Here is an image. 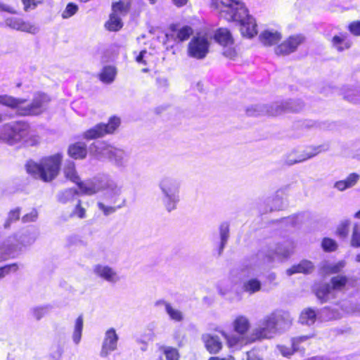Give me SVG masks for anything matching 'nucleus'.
<instances>
[{
  "mask_svg": "<svg viewBox=\"0 0 360 360\" xmlns=\"http://www.w3.org/2000/svg\"><path fill=\"white\" fill-rule=\"evenodd\" d=\"M63 158V155L57 153L44 156L39 162L29 160L25 163V170L28 174L35 179L46 183L51 182L60 173Z\"/></svg>",
  "mask_w": 360,
  "mask_h": 360,
  "instance_id": "nucleus-1",
  "label": "nucleus"
},
{
  "mask_svg": "<svg viewBox=\"0 0 360 360\" xmlns=\"http://www.w3.org/2000/svg\"><path fill=\"white\" fill-rule=\"evenodd\" d=\"M233 329L238 336L231 335L224 331H221V334L226 340V344L229 347L242 348L244 346L248 345V343H245L243 339L248 338L249 330L251 328L250 320L243 315L238 316L233 321Z\"/></svg>",
  "mask_w": 360,
  "mask_h": 360,
  "instance_id": "nucleus-2",
  "label": "nucleus"
},
{
  "mask_svg": "<svg viewBox=\"0 0 360 360\" xmlns=\"http://www.w3.org/2000/svg\"><path fill=\"white\" fill-rule=\"evenodd\" d=\"M57 200L63 205H74L70 213V217L82 219L86 217V209L85 205L87 203L83 202L79 198L78 190L74 188H68L61 191L58 196Z\"/></svg>",
  "mask_w": 360,
  "mask_h": 360,
  "instance_id": "nucleus-3",
  "label": "nucleus"
},
{
  "mask_svg": "<svg viewBox=\"0 0 360 360\" xmlns=\"http://www.w3.org/2000/svg\"><path fill=\"white\" fill-rule=\"evenodd\" d=\"M30 129V124L26 121H16L4 126L1 133V139L9 145L22 143L23 138Z\"/></svg>",
  "mask_w": 360,
  "mask_h": 360,
  "instance_id": "nucleus-4",
  "label": "nucleus"
},
{
  "mask_svg": "<svg viewBox=\"0 0 360 360\" xmlns=\"http://www.w3.org/2000/svg\"><path fill=\"white\" fill-rule=\"evenodd\" d=\"M120 124V117L117 115H112L108 119L107 123L101 122L86 130L83 133L82 137L87 141L99 139L105 135L115 133Z\"/></svg>",
  "mask_w": 360,
  "mask_h": 360,
  "instance_id": "nucleus-5",
  "label": "nucleus"
},
{
  "mask_svg": "<svg viewBox=\"0 0 360 360\" xmlns=\"http://www.w3.org/2000/svg\"><path fill=\"white\" fill-rule=\"evenodd\" d=\"M210 42L206 34L198 33L187 45V55L197 60L204 59L210 51Z\"/></svg>",
  "mask_w": 360,
  "mask_h": 360,
  "instance_id": "nucleus-6",
  "label": "nucleus"
},
{
  "mask_svg": "<svg viewBox=\"0 0 360 360\" xmlns=\"http://www.w3.org/2000/svg\"><path fill=\"white\" fill-rule=\"evenodd\" d=\"M50 101L51 98L48 95L37 92L34 95L32 101L29 104L26 105H21L20 115L24 117L40 115L46 110Z\"/></svg>",
  "mask_w": 360,
  "mask_h": 360,
  "instance_id": "nucleus-7",
  "label": "nucleus"
},
{
  "mask_svg": "<svg viewBox=\"0 0 360 360\" xmlns=\"http://www.w3.org/2000/svg\"><path fill=\"white\" fill-rule=\"evenodd\" d=\"M214 41L223 47L222 54L230 60H235L238 57V51L234 46V39L229 30L226 27H219L214 34Z\"/></svg>",
  "mask_w": 360,
  "mask_h": 360,
  "instance_id": "nucleus-8",
  "label": "nucleus"
},
{
  "mask_svg": "<svg viewBox=\"0 0 360 360\" xmlns=\"http://www.w3.org/2000/svg\"><path fill=\"white\" fill-rule=\"evenodd\" d=\"M229 22H238L240 25V32L243 36L249 38L255 37L257 34V24L249 15L248 8H240L237 13L233 14L228 18Z\"/></svg>",
  "mask_w": 360,
  "mask_h": 360,
  "instance_id": "nucleus-9",
  "label": "nucleus"
},
{
  "mask_svg": "<svg viewBox=\"0 0 360 360\" xmlns=\"http://www.w3.org/2000/svg\"><path fill=\"white\" fill-rule=\"evenodd\" d=\"M306 41V37L302 34H292L278 44L274 48V52L277 56H288L295 52L298 47Z\"/></svg>",
  "mask_w": 360,
  "mask_h": 360,
  "instance_id": "nucleus-10",
  "label": "nucleus"
},
{
  "mask_svg": "<svg viewBox=\"0 0 360 360\" xmlns=\"http://www.w3.org/2000/svg\"><path fill=\"white\" fill-rule=\"evenodd\" d=\"M169 30L165 35L167 41L177 44L187 41L193 34V29L190 25L179 27L178 24H171Z\"/></svg>",
  "mask_w": 360,
  "mask_h": 360,
  "instance_id": "nucleus-11",
  "label": "nucleus"
},
{
  "mask_svg": "<svg viewBox=\"0 0 360 360\" xmlns=\"http://www.w3.org/2000/svg\"><path fill=\"white\" fill-rule=\"evenodd\" d=\"M321 152V146H307L302 150H295L290 153L286 159V164L292 165L309 160Z\"/></svg>",
  "mask_w": 360,
  "mask_h": 360,
  "instance_id": "nucleus-12",
  "label": "nucleus"
},
{
  "mask_svg": "<svg viewBox=\"0 0 360 360\" xmlns=\"http://www.w3.org/2000/svg\"><path fill=\"white\" fill-rule=\"evenodd\" d=\"M212 4L225 13L227 20L229 17L237 13L240 8L245 7L244 4L239 0H212Z\"/></svg>",
  "mask_w": 360,
  "mask_h": 360,
  "instance_id": "nucleus-13",
  "label": "nucleus"
},
{
  "mask_svg": "<svg viewBox=\"0 0 360 360\" xmlns=\"http://www.w3.org/2000/svg\"><path fill=\"white\" fill-rule=\"evenodd\" d=\"M202 340L206 350L211 354H218L223 348V342L217 335L204 334L202 336Z\"/></svg>",
  "mask_w": 360,
  "mask_h": 360,
  "instance_id": "nucleus-14",
  "label": "nucleus"
},
{
  "mask_svg": "<svg viewBox=\"0 0 360 360\" xmlns=\"http://www.w3.org/2000/svg\"><path fill=\"white\" fill-rule=\"evenodd\" d=\"M6 24L9 27L28 33H34L36 27L28 21H25L21 18L9 17L6 19Z\"/></svg>",
  "mask_w": 360,
  "mask_h": 360,
  "instance_id": "nucleus-15",
  "label": "nucleus"
},
{
  "mask_svg": "<svg viewBox=\"0 0 360 360\" xmlns=\"http://www.w3.org/2000/svg\"><path fill=\"white\" fill-rule=\"evenodd\" d=\"M118 340V336L114 328L108 329L105 335L103 342L101 355L103 356H107L110 352L116 349Z\"/></svg>",
  "mask_w": 360,
  "mask_h": 360,
  "instance_id": "nucleus-16",
  "label": "nucleus"
},
{
  "mask_svg": "<svg viewBox=\"0 0 360 360\" xmlns=\"http://www.w3.org/2000/svg\"><path fill=\"white\" fill-rule=\"evenodd\" d=\"M330 284L335 292H345L352 286L351 278L344 274L333 276L330 280Z\"/></svg>",
  "mask_w": 360,
  "mask_h": 360,
  "instance_id": "nucleus-17",
  "label": "nucleus"
},
{
  "mask_svg": "<svg viewBox=\"0 0 360 360\" xmlns=\"http://www.w3.org/2000/svg\"><path fill=\"white\" fill-rule=\"evenodd\" d=\"M312 291L320 303L323 304L328 301L329 295L333 289L330 283L316 282L312 286Z\"/></svg>",
  "mask_w": 360,
  "mask_h": 360,
  "instance_id": "nucleus-18",
  "label": "nucleus"
},
{
  "mask_svg": "<svg viewBox=\"0 0 360 360\" xmlns=\"http://www.w3.org/2000/svg\"><path fill=\"white\" fill-rule=\"evenodd\" d=\"M88 153L86 144L82 141L71 143L68 148V155L74 160H83Z\"/></svg>",
  "mask_w": 360,
  "mask_h": 360,
  "instance_id": "nucleus-19",
  "label": "nucleus"
},
{
  "mask_svg": "<svg viewBox=\"0 0 360 360\" xmlns=\"http://www.w3.org/2000/svg\"><path fill=\"white\" fill-rule=\"evenodd\" d=\"M91 148L97 155H102L108 159L115 158L117 149L105 142L93 143Z\"/></svg>",
  "mask_w": 360,
  "mask_h": 360,
  "instance_id": "nucleus-20",
  "label": "nucleus"
},
{
  "mask_svg": "<svg viewBox=\"0 0 360 360\" xmlns=\"http://www.w3.org/2000/svg\"><path fill=\"white\" fill-rule=\"evenodd\" d=\"M269 338H271V330L264 326L263 327L255 328L253 331L250 333L248 338L243 339V341L244 340L245 343H248V345H250L262 339Z\"/></svg>",
  "mask_w": 360,
  "mask_h": 360,
  "instance_id": "nucleus-21",
  "label": "nucleus"
},
{
  "mask_svg": "<svg viewBox=\"0 0 360 360\" xmlns=\"http://www.w3.org/2000/svg\"><path fill=\"white\" fill-rule=\"evenodd\" d=\"M314 269L313 263L308 260H302L299 264H294L287 269L286 273L288 276L295 274H309Z\"/></svg>",
  "mask_w": 360,
  "mask_h": 360,
  "instance_id": "nucleus-22",
  "label": "nucleus"
},
{
  "mask_svg": "<svg viewBox=\"0 0 360 360\" xmlns=\"http://www.w3.org/2000/svg\"><path fill=\"white\" fill-rule=\"evenodd\" d=\"M25 99L15 98L8 95H0V105L6 106L12 109H16L17 113L20 115L21 105L25 104Z\"/></svg>",
  "mask_w": 360,
  "mask_h": 360,
  "instance_id": "nucleus-23",
  "label": "nucleus"
},
{
  "mask_svg": "<svg viewBox=\"0 0 360 360\" xmlns=\"http://www.w3.org/2000/svg\"><path fill=\"white\" fill-rule=\"evenodd\" d=\"M282 38L281 34L278 31L271 32L269 30L263 31L259 35L261 42L267 46L276 44Z\"/></svg>",
  "mask_w": 360,
  "mask_h": 360,
  "instance_id": "nucleus-24",
  "label": "nucleus"
},
{
  "mask_svg": "<svg viewBox=\"0 0 360 360\" xmlns=\"http://www.w3.org/2000/svg\"><path fill=\"white\" fill-rule=\"evenodd\" d=\"M331 43L333 47H335L338 51H342L348 49L352 46V42L348 39V36L345 33H339L333 37L331 39Z\"/></svg>",
  "mask_w": 360,
  "mask_h": 360,
  "instance_id": "nucleus-25",
  "label": "nucleus"
},
{
  "mask_svg": "<svg viewBox=\"0 0 360 360\" xmlns=\"http://www.w3.org/2000/svg\"><path fill=\"white\" fill-rule=\"evenodd\" d=\"M117 75V69L112 65L104 66L98 75L101 82L104 84H111L115 79Z\"/></svg>",
  "mask_w": 360,
  "mask_h": 360,
  "instance_id": "nucleus-26",
  "label": "nucleus"
},
{
  "mask_svg": "<svg viewBox=\"0 0 360 360\" xmlns=\"http://www.w3.org/2000/svg\"><path fill=\"white\" fill-rule=\"evenodd\" d=\"M112 12L121 15H126L131 7V0H119L112 3Z\"/></svg>",
  "mask_w": 360,
  "mask_h": 360,
  "instance_id": "nucleus-27",
  "label": "nucleus"
},
{
  "mask_svg": "<svg viewBox=\"0 0 360 360\" xmlns=\"http://www.w3.org/2000/svg\"><path fill=\"white\" fill-rule=\"evenodd\" d=\"M359 179V175L356 173L350 174L345 179L338 181L335 187L339 191H345L347 188L354 186Z\"/></svg>",
  "mask_w": 360,
  "mask_h": 360,
  "instance_id": "nucleus-28",
  "label": "nucleus"
},
{
  "mask_svg": "<svg viewBox=\"0 0 360 360\" xmlns=\"http://www.w3.org/2000/svg\"><path fill=\"white\" fill-rule=\"evenodd\" d=\"M123 26L121 18L118 15L111 13L109 16L108 20L105 22V28L110 32L119 31Z\"/></svg>",
  "mask_w": 360,
  "mask_h": 360,
  "instance_id": "nucleus-29",
  "label": "nucleus"
},
{
  "mask_svg": "<svg viewBox=\"0 0 360 360\" xmlns=\"http://www.w3.org/2000/svg\"><path fill=\"white\" fill-rule=\"evenodd\" d=\"M63 174L65 178L72 183L77 182L80 178L77 172L75 162L71 161L68 162L65 165L63 168Z\"/></svg>",
  "mask_w": 360,
  "mask_h": 360,
  "instance_id": "nucleus-30",
  "label": "nucleus"
},
{
  "mask_svg": "<svg viewBox=\"0 0 360 360\" xmlns=\"http://www.w3.org/2000/svg\"><path fill=\"white\" fill-rule=\"evenodd\" d=\"M94 271L98 276L108 281H113L116 275L115 272L109 266H102L101 265H97Z\"/></svg>",
  "mask_w": 360,
  "mask_h": 360,
  "instance_id": "nucleus-31",
  "label": "nucleus"
},
{
  "mask_svg": "<svg viewBox=\"0 0 360 360\" xmlns=\"http://www.w3.org/2000/svg\"><path fill=\"white\" fill-rule=\"evenodd\" d=\"M300 319L302 323L311 325L316 321V313L314 309L307 308L301 312Z\"/></svg>",
  "mask_w": 360,
  "mask_h": 360,
  "instance_id": "nucleus-32",
  "label": "nucleus"
},
{
  "mask_svg": "<svg viewBox=\"0 0 360 360\" xmlns=\"http://www.w3.org/2000/svg\"><path fill=\"white\" fill-rule=\"evenodd\" d=\"M261 287V282L258 279L250 278L243 283V290L249 294H253L259 291Z\"/></svg>",
  "mask_w": 360,
  "mask_h": 360,
  "instance_id": "nucleus-33",
  "label": "nucleus"
},
{
  "mask_svg": "<svg viewBox=\"0 0 360 360\" xmlns=\"http://www.w3.org/2000/svg\"><path fill=\"white\" fill-rule=\"evenodd\" d=\"M21 143L24 147L37 146L40 143V137L36 134L31 133L30 130L25 134Z\"/></svg>",
  "mask_w": 360,
  "mask_h": 360,
  "instance_id": "nucleus-34",
  "label": "nucleus"
},
{
  "mask_svg": "<svg viewBox=\"0 0 360 360\" xmlns=\"http://www.w3.org/2000/svg\"><path fill=\"white\" fill-rule=\"evenodd\" d=\"M74 184H75L79 188V195L80 194L91 195L97 192V190L94 186L88 185L87 184L81 181L80 178L77 181V182H75Z\"/></svg>",
  "mask_w": 360,
  "mask_h": 360,
  "instance_id": "nucleus-35",
  "label": "nucleus"
},
{
  "mask_svg": "<svg viewBox=\"0 0 360 360\" xmlns=\"http://www.w3.org/2000/svg\"><path fill=\"white\" fill-rule=\"evenodd\" d=\"M321 248L326 252H332L338 250V245L334 239L325 237L322 239Z\"/></svg>",
  "mask_w": 360,
  "mask_h": 360,
  "instance_id": "nucleus-36",
  "label": "nucleus"
},
{
  "mask_svg": "<svg viewBox=\"0 0 360 360\" xmlns=\"http://www.w3.org/2000/svg\"><path fill=\"white\" fill-rule=\"evenodd\" d=\"M83 329V318L82 316H79L75 321V330L72 335L74 342L77 344L79 342L82 337Z\"/></svg>",
  "mask_w": 360,
  "mask_h": 360,
  "instance_id": "nucleus-37",
  "label": "nucleus"
},
{
  "mask_svg": "<svg viewBox=\"0 0 360 360\" xmlns=\"http://www.w3.org/2000/svg\"><path fill=\"white\" fill-rule=\"evenodd\" d=\"M165 310L171 319L177 322L183 320L182 313L179 310L174 309L170 304L165 303Z\"/></svg>",
  "mask_w": 360,
  "mask_h": 360,
  "instance_id": "nucleus-38",
  "label": "nucleus"
},
{
  "mask_svg": "<svg viewBox=\"0 0 360 360\" xmlns=\"http://www.w3.org/2000/svg\"><path fill=\"white\" fill-rule=\"evenodd\" d=\"M163 354L166 360H179L180 354L176 348L172 347H163Z\"/></svg>",
  "mask_w": 360,
  "mask_h": 360,
  "instance_id": "nucleus-39",
  "label": "nucleus"
},
{
  "mask_svg": "<svg viewBox=\"0 0 360 360\" xmlns=\"http://www.w3.org/2000/svg\"><path fill=\"white\" fill-rule=\"evenodd\" d=\"M345 266V262L344 261H339L335 264L326 266L324 269L325 272L328 274H337L342 271Z\"/></svg>",
  "mask_w": 360,
  "mask_h": 360,
  "instance_id": "nucleus-40",
  "label": "nucleus"
},
{
  "mask_svg": "<svg viewBox=\"0 0 360 360\" xmlns=\"http://www.w3.org/2000/svg\"><path fill=\"white\" fill-rule=\"evenodd\" d=\"M18 270L17 263H12L0 267V279L9 275L11 273L16 272Z\"/></svg>",
  "mask_w": 360,
  "mask_h": 360,
  "instance_id": "nucleus-41",
  "label": "nucleus"
},
{
  "mask_svg": "<svg viewBox=\"0 0 360 360\" xmlns=\"http://www.w3.org/2000/svg\"><path fill=\"white\" fill-rule=\"evenodd\" d=\"M79 10L77 4L70 2L67 4L65 10L62 13V18L67 19L74 15Z\"/></svg>",
  "mask_w": 360,
  "mask_h": 360,
  "instance_id": "nucleus-42",
  "label": "nucleus"
},
{
  "mask_svg": "<svg viewBox=\"0 0 360 360\" xmlns=\"http://www.w3.org/2000/svg\"><path fill=\"white\" fill-rule=\"evenodd\" d=\"M278 349L284 357H290L298 350V348H296L292 343L290 347L284 345H278Z\"/></svg>",
  "mask_w": 360,
  "mask_h": 360,
  "instance_id": "nucleus-43",
  "label": "nucleus"
},
{
  "mask_svg": "<svg viewBox=\"0 0 360 360\" xmlns=\"http://www.w3.org/2000/svg\"><path fill=\"white\" fill-rule=\"evenodd\" d=\"M349 231V221H342L337 228L336 234L340 238H345L348 236Z\"/></svg>",
  "mask_w": 360,
  "mask_h": 360,
  "instance_id": "nucleus-44",
  "label": "nucleus"
},
{
  "mask_svg": "<svg viewBox=\"0 0 360 360\" xmlns=\"http://www.w3.org/2000/svg\"><path fill=\"white\" fill-rule=\"evenodd\" d=\"M351 245L354 248H360V229L357 224L353 228V232L351 238Z\"/></svg>",
  "mask_w": 360,
  "mask_h": 360,
  "instance_id": "nucleus-45",
  "label": "nucleus"
},
{
  "mask_svg": "<svg viewBox=\"0 0 360 360\" xmlns=\"http://www.w3.org/2000/svg\"><path fill=\"white\" fill-rule=\"evenodd\" d=\"M151 56L150 53H148L146 50H142L139 54L136 57V61L143 65H149V58Z\"/></svg>",
  "mask_w": 360,
  "mask_h": 360,
  "instance_id": "nucleus-46",
  "label": "nucleus"
},
{
  "mask_svg": "<svg viewBox=\"0 0 360 360\" xmlns=\"http://www.w3.org/2000/svg\"><path fill=\"white\" fill-rule=\"evenodd\" d=\"M229 226L227 224H222L220 226V235H221L220 248H221V250H223V248L227 241V239L229 237Z\"/></svg>",
  "mask_w": 360,
  "mask_h": 360,
  "instance_id": "nucleus-47",
  "label": "nucleus"
},
{
  "mask_svg": "<svg viewBox=\"0 0 360 360\" xmlns=\"http://www.w3.org/2000/svg\"><path fill=\"white\" fill-rule=\"evenodd\" d=\"M347 29L354 36H360V20H354L351 22L348 25Z\"/></svg>",
  "mask_w": 360,
  "mask_h": 360,
  "instance_id": "nucleus-48",
  "label": "nucleus"
},
{
  "mask_svg": "<svg viewBox=\"0 0 360 360\" xmlns=\"http://www.w3.org/2000/svg\"><path fill=\"white\" fill-rule=\"evenodd\" d=\"M278 324V319L276 316L274 314H271L269 316H267L264 319V325L267 327L270 330L271 329L276 328V326Z\"/></svg>",
  "mask_w": 360,
  "mask_h": 360,
  "instance_id": "nucleus-49",
  "label": "nucleus"
},
{
  "mask_svg": "<svg viewBox=\"0 0 360 360\" xmlns=\"http://www.w3.org/2000/svg\"><path fill=\"white\" fill-rule=\"evenodd\" d=\"M21 209L16 207L10 210L8 214V218L13 221H16L20 219Z\"/></svg>",
  "mask_w": 360,
  "mask_h": 360,
  "instance_id": "nucleus-50",
  "label": "nucleus"
},
{
  "mask_svg": "<svg viewBox=\"0 0 360 360\" xmlns=\"http://www.w3.org/2000/svg\"><path fill=\"white\" fill-rule=\"evenodd\" d=\"M311 337L309 336V335H302V336H299V337H295V338H292L291 339V343L295 346L296 348H298L299 349V345L307 340L308 339H309Z\"/></svg>",
  "mask_w": 360,
  "mask_h": 360,
  "instance_id": "nucleus-51",
  "label": "nucleus"
},
{
  "mask_svg": "<svg viewBox=\"0 0 360 360\" xmlns=\"http://www.w3.org/2000/svg\"><path fill=\"white\" fill-rule=\"evenodd\" d=\"M21 1L23 4L25 11H27L30 9H34L37 6L36 0H21Z\"/></svg>",
  "mask_w": 360,
  "mask_h": 360,
  "instance_id": "nucleus-52",
  "label": "nucleus"
},
{
  "mask_svg": "<svg viewBox=\"0 0 360 360\" xmlns=\"http://www.w3.org/2000/svg\"><path fill=\"white\" fill-rule=\"evenodd\" d=\"M63 353V350L61 348H58L49 355L48 360H60Z\"/></svg>",
  "mask_w": 360,
  "mask_h": 360,
  "instance_id": "nucleus-53",
  "label": "nucleus"
},
{
  "mask_svg": "<svg viewBox=\"0 0 360 360\" xmlns=\"http://www.w3.org/2000/svg\"><path fill=\"white\" fill-rule=\"evenodd\" d=\"M37 218V213L36 211L26 214L22 217L23 222L34 221Z\"/></svg>",
  "mask_w": 360,
  "mask_h": 360,
  "instance_id": "nucleus-54",
  "label": "nucleus"
},
{
  "mask_svg": "<svg viewBox=\"0 0 360 360\" xmlns=\"http://www.w3.org/2000/svg\"><path fill=\"white\" fill-rule=\"evenodd\" d=\"M98 207L105 215H108L115 211V207L105 206L102 203H98Z\"/></svg>",
  "mask_w": 360,
  "mask_h": 360,
  "instance_id": "nucleus-55",
  "label": "nucleus"
},
{
  "mask_svg": "<svg viewBox=\"0 0 360 360\" xmlns=\"http://www.w3.org/2000/svg\"><path fill=\"white\" fill-rule=\"evenodd\" d=\"M0 11L6 12V13H8L11 14H15L17 13L16 11L13 8L11 7L8 5H6L3 3H1V2H0Z\"/></svg>",
  "mask_w": 360,
  "mask_h": 360,
  "instance_id": "nucleus-56",
  "label": "nucleus"
},
{
  "mask_svg": "<svg viewBox=\"0 0 360 360\" xmlns=\"http://www.w3.org/2000/svg\"><path fill=\"white\" fill-rule=\"evenodd\" d=\"M169 182L167 180L162 181V182L161 183V188H162V191L164 193H165L167 195H168L167 190L170 192L172 191V188H169V187L167 188V184H169Z\"/></svg>",
  "mask_w": 360,
  "mask_h": 360,
  "instance_id": "nucleus-57",
  "label": "nucleus"
},
{
  "mask_svg": "<svg viewBox=\"0 0 360 360\" xmlns=\"http://www.w3.org/2000/svg\"><path fill=\"white\" fill-rule=\"evenodd\" d=\"M247 360H262L261 358H259L258 356L255 354L254 353H252L251 352H247Z\"/></svg>",
  "mask_w": 360,
  "mask_h": 360,
  "instance_id": "nucleus-58",
  "label": "nucleus"
},
{
  "mask_svg": "<svg viewBox=\"0 0 360 360\" xmlns=\"http://www.w3.org/2000/svg\"><path fill=\"white\" fill-rule=\"evenodd\" d=\"M167 209L169 212H170L171 210H174L175 207H176V201H174V200H169L167 203Z\"/></svg>",
  "mask_w": 360,
  "mask_h": 360,
  "instance_id": "nucleus-59",
  "label": "nucleus"
},
{
  "mask_svg": "<svg viewBox=\"0 0 360 360\" xmlns=\"http://www.w3.org/2000/svg\"><path fill=\"white\" fill-rule=\"evenodd\" d=\"M187 1L188 0H173L174 4L178 7L184 6Z\"/></svg>",
  "mask_w": 360,
  "mask_h": 360,
  "instance_id": "nucleus-60",
  "label": "nucleus"
},
{
  "mask_svg": "<svg viewBox=\"0 0 360 360\" xmlns=\"http://www.w3.org/2000/svg\"><path fill=\"white\" fill-rule=\"evenodd\" d=\"M13 221L12 220H10V219L7 218L6 220L5 221L4 224V227L5 229H8L10 228L11 224L13 223Z\"/></svg>",
  "mask_w": 360,
  "mask_h": 360,
  "instance_id": "nucleus-61",
  "label": "nucleus"
},
{
  "mask_svg": "<svg viewBox=\"0 0 360 360\" xmlns=\"http://www.w3.org/2000/svg\"><path fill=\"white\" fill-rule=\"evenodd\" d=\"M219 360H235V358L232 355H228L223 358L219 357Z\"/></svg>",
  "mask_w": 360,
  "mask_h": 360,
  "instance_id": "nucleus-62",
  "label": "nucleus"
},
{
  "mask_svg": "<svg viewBox=\"0 0 360 360\" xmlns=\"http://www.w3.org/2000/svg\"><path fill=\"white\" fill-rule=\"evenodd\" d=\"M208 360H219V356H212V357L209 358Z\"/></svg>",
  "mask_w": 360,
  "mask_h": 360,
  "instance_id": "nucleus-63",
  "label": "nucleus"
},
{
  "mask_svg": "<svg viewBox=\"0 0 360 360\" xmlns=\"http://www.w3.org/2000/svg\"><path fill=\"white\" fill-rule=\"evenodd\" d=\"M355 260L358 262H360V253L356 256Z\"/></svg>",
  "mask_w": 360,
  "mask_h": 360,
  "instance_id": "nucleus-64",
  "label": "nucleus"
}]
</instances>
